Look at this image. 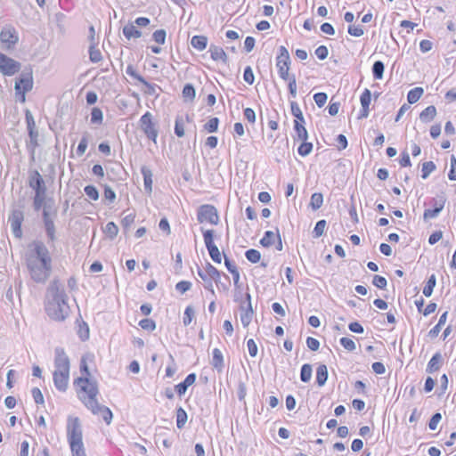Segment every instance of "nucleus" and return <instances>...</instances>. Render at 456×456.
Wrapping results in <instances>:
<instances>
[{
  "instance_id": "nucleus-56",
  "label": "nucleus",
  "mask_w": 456,
  "mask_h": 456,
  "mask_svg": "<svg viewBox=\"0 0 456 456\" xmlns=\"http://www.w3.org/2000/svg\"><path fill=\"white\" fill-rule=\"evenodd\" d=\"M442 419V415L441 413L439 412H436L435 413L430 420H429V423H428V428L431 429V430H436L437 428V426L439 424V422L441 421Z\"/></svg>"
},
{
  "instance_id": "nucleus-12",
  "label": "nucleus",
  "mask_w": 456,
  "mask_h": 456,
  "mask_svg": "<svg viewBox=\"0 0 456 456\" xmlns=\"http://www.w3.org/2000/svg\"><path fill=\"white\" fill-rule=\"evenodd\" d=\"M19 37L13 27H4L0 32V42L6 49H11L18 43Z\"/></svg>"
},
{
  "instance_id": "nucleus-24",
  "label": "nucleus",
  "mask_w": 456,
  "mask_h": 456,
  "mask_svg": "<svg viewBox=\"0 0 456 456\" xmlns=\"http://www.w3.org/2000/svg\"><path fill=\"white\" fill-rule=\"evenodd\" d=\"M328 379V369L325 364H321L318 366L316 370V382L319 387H322L325 385Z\"/></svg>"
},
{
  "instance_id": "nucleus-39",
  "label": "nucleus",
  "mask_w": 456,
  "mask_h": 456,
  "mask_svg": "<svg viewBox=\"0 0 456 456\" xmlns=\"http://www.w3.org/2000/svg\"><path fill=\"white\" fill-rule=\"evenodd\" d=\"M312 366L308 363H305L301 368L300 379L303 382H308L312 378Z\"/></svg>"
},
{
  "instance_id": "nucleus-53",
  "label": "nucleus",
  "mask_w": 456,
  "mask_h": 456,
  "mask_svg": "<svg viewBox=\"0 0 456 456\" xmlns=\"http://www.w3.org/2000/svg\"><path fill=\"white\" fill-rule=\"evenodd\" d=\"M448 178L451 181H456V158L454 155H452L450 159V171Z\"/></svg>"
},
{
  "instance_id": "nucleus-2",
  "label": "nucleus",
  "mask_w": 456,
  "mask_h": 456,
  "mask_svg": "<svg viewBox=\"0 0 456 456\" xmlns=\"http://www.w3.org/2000/svg\"><path fill=\"white\" fill-rule=\"evenodd\" d=\"M45 308L47 315L57 322L64 321L69 314L70 308L64 286L56 279L47 288Z\"/></svg>"
},
{
  "instance_id": "nucleus-22",
  "label": "nucleus",
  "mask_w": 456,
  "mask_h": 456,
  "mask_svg": "<svg viewBox=\"0 0 456 456\" xmlns=\"http://www.w3.org/2000/svg\"><path fill=\"white\" fill-rule=\"evenodd\" d=\"M436 116V109L435 106L430 105L428 106L425 110H423L419 114V119L423 123H428L432 121Z\"/></svg>"
},
{
  "instance_id": "nucleus-38",
  "label": "nucleus",
  "mask_w": 456,
  "mask_h": 456,
  "mask_svg": "<svg viewBox=\"0 0 456 456\" xmlns=\"http://www.w3.org/2000/svg\"><path fill=\"white\" fill-rule=\"evenodd\" d=\"M187 421V413L182 408H178L176 411V426L178 428H183Z\"/></svg>"
},
{
  "instance_id": "nucleus-34",
  "label": "nucleus",
  "mask_w": 456,
  "mask_h": 456,
  "mask_svg": "<svg viewBox=\"0 0 456 456\" xmlns=\"http://www.w3.org/2000/svg\"><path fill=\"white\" fill-rule=\"evenodd\" d=\"M385 65L381 61H377L373 63L372 73L376 79H381L384 75Z\"/></svg>"
},
{
  "instance_id": "nucleus-9",
  "label": "nucleus",
  "mask_w": 456,
  "mask_h": 456,
  "mask_svg": "<svg viewBox=\"0 0 456 456\" xmlns=\"http://www.w3.org/2000/svg\"><path fill=\"white\" fill-rule=\"evenodd\" d=\"M201 232L203 233L206 248L209 253L211 259L215 263L220 264L222 262V254L219 248L214 243V231L205 230L204 228H201Z\"/></svg>"
},
{
  "instance_id": "nucleus-45",
  "label": "nucleus",
  "mask_w": 456,
  "mask_h": 456,
  "mask_svg": "<svg viewBox=\"0 0 456 456\" xmlns=\"http://www.w3.org/2000/svg\"><path fill=\"white\" fill-rule=\"evenodd\" d=\"M313 150V144L306 141H302V143L297 149L298 154L302 157H305L311 153Z\"/></svg>"
},
{
  "instance_id": "nucleus-61",
  "label": "nucleus",
  "mask_w": 456,
  "mask_h": 456,
  "mask_svg": "<svg viewBox=\"0 0 456 456\" xmlns=\"http://www.w3.org/2000/svg\"><path fill=\"white\" fill-rule=\"evenodd\" d=\"M31 393L36 403L43 404L45 403L44 395L38 387H34Z\"/></svg>"
},
{
  "instance_id": "nucleus-11",
  "label": "nucleus",
  "mask_w": 456,
  "mask_h": 456,
  "mask_svg": "<svg viewBox=\"0 0 456 456\" xmlns=\"http://www.w3.org/2000/svg\"><path fill=\"white\" fill-rule=\"evenodd\" d=\"M20 63L0 52V72L4 76H12L20 69Z\"/></svg>"
},
{
  "instance_id": "nucleus-32",
  "label": "nucleus",
  "mask_w": 456,
  "mask_h": 456,
  "mask_svg": "<svg viewBox=\"0 0 456 456\" xmlns=\"http://www.w3.org/2000/svg\"><path fill=\"white\" fill-rule=\"evenodd\" d=\"M97 45H90L89 46V59L92 62L97 63L102 60V53L96 48Z\"/></svg>"
},
{
  "instance_id": "nucleus-51",
  "label": "nucleus",
  "mask_w": 456,
  "mask_h": 456,
  "mask_svg": "<svg viewBox=\"0 0 456 456\" xmlns=\"http://www.w3.org/2000/svg\"><path fill=\"white\" fill-rule=\"evenodd\" d=\"M371 101V93L369 89H365L360 97L362 107L369 108Z\"/></svg>"
},
{
  "instance_id": "nucleus-3",
  "label": "nucleus",
  "mask_w": 456,
  "mask_h": 456,
  "mask_svg": "<svg viewBox=\"0 0 456 456\" xmlns=\"http://www.w3.org/2000/svg\"><path fill=\"white\" fill-rule=\"evenodd\" d=\"M75 384L80 387L78 393L79 398L83 401L86 407L94 414L100 415L107 425L111 423L113 414L106 406L101 405L97 401L98 386L94 379L87 378H77Z\"/></svg>"
},
{
  "instance_id": "nucleus-40",
  "label": "nucleus",
  "mask_w": 456,
  "mask_h": 456,
  "mask_svg": "<svg viewBox=\"0 0 456 456\" xmlns=\"http://www.w3.org/2000/svg\"><path fill=\"white\" fill-rule=\"evenodd\" d=\"M291 113L296 118L295 120H298L300 123H305V118L303 113L296 102H290Z\"/></svg>"
},
{
  "instance_id": "nucleus-31",
  "label": "nucleus",
  "mask_w": 456,
  "mask_h": 456,
  "mask_svg": "<svg viewBox=\"0 0 456 456\" xmlns=\"http://www.w3.org/2000/svg\"><path fill=\"white\" fill-rule=\"evenodd\" d=\"M45 229L48 237L49 241H54L56 240L55 235V225L53 220H47L44 223Z\"/></svg>"
},
{
  "instance_id": "nucleus-64",
  "label": "nucleus",
  "mask_w": 456,
  "mask_h": 456,
  "mask_svg": "<svg viewBox=\"0 0 456 456\" xmlns=\"http://www.w3.org/2000/svg\"><path fill=\"white\" fill-rule=\"evenodd\" d=\"M372 283L379 289H385L387 284L386 278L379 275H375L373 277Z\"/></svg>"
},
{
  "instance_id": "nucleus-44",
  "label": "nucleus",
  "mask_w": 456,
  "mask_h": 456,
  "mask_svg": "<svg viewBox=\"0 0 456 456\" xmlns=\"http://www.w3.org/2000/svg\"><path fill=\"white\" fill-rule=\"evenodd\" d=\"M245 256L247 259L253 264L259 262L261 258L260 252L254 248L247 250Z\"/></svg>"
},
{
  "instance_id": "nucleus-23",
  "label": "nucleus",
  "mask_w": 456,
  "mask_h": 456,
  "mask_svg": "<svg viewBox=\"0 0 456 456\" xmlns=\"http://www.w3.org/2000/svg\"><path fill=\"white\" fill-rule=\"evenodd\" d=\"M212 366L216 369L219 372L224 368V357L222 352L218 348L213 350V358L211 362Z\"/></svg>"
},
{
  "instance_id": "nucleus-4",
  "label": "nucleus",
  "mask_w": 456,
  "mask_h": 456,
  "mask_svg": "<svg viewBox=\"0 0 456 456\" xmlns=\"http://www.w3.org/2000/svg\"><path fill=\"white\" fill-rule=\"evenodd\" d=\"M54 370L53 382L55 387L65 392L68 388L69 380L70 361L62 347H56L54 350Z\"/></svg>"
},
{
  "instance_id": "nucleus-20",
  "label": "nucleus",
  "mask_w": 456,
  "mask_h": 456,
  "mask_svg": "<svg viewBox=\"0 0 456 456\" xmlns=\"http://www.w3.org/2000/svg\"><path fill=\"white\" fill-rule=\"evenodd\" d=\"M141 173L143 176L144 189L147 192L151 193L152 191V172L149 167L143 166L141 168Z\"/></svg>"
},
{
  "instance_id": "nucleus-35",
  "label": "nucleus",
  "mask_w": 456,
  "mask_h": 456,
  "mask_svg": "<svg viewBox=\"0 0 456 456\" xmlns=\"http://www.w3.org/2000/svg\"><path fill=\"white\" fill-rule=\"evenodd\" d=\"M323 203V196L320 192H315L312 194L311 200H310V207L314 210L319 209Z\"/></svg>"
},
{
  "instance_id": "nucleus-60",
  "label": "nucleus",
  "mask_w": 456,
  "mask_h": 456,
  "mask_svg": "<svg viewBox=\"0 0 456 456\" xmlns=\"http://www.w3.org/2000/svg\"><path fill=\"white\" fill-rule=\"evenodd\" d=\"M243 78L248 85H252L255 81V76L251 67L248 66L244 69Z\"/></svg>"
},
{
  "instance_id": "nucleus-28",
  "label": "nucleus",
  "mask_w": 456,
  "mask_h": 456,
  "mask_svg": "<svg viewBox=\"0 0 456 456\" xmlns=\"http://www.w3.org/2000/svg\"><path fill=\"white\" fill-rule=\"evenodd\" d=\"M191 45L199 50L203 51L208 45V37L205 36H194L191 40Z\"/></svg>"
},
{
  "instance_id": "nucleus-1",
  "label": "nucleus",
  "mask_w": 456,
  "mask_h": 456,
  "mask_svg": "<svg viewBox=\"0 0 456 456\" xmlns=\"http://www.w3.org/2000/svg\"><path fill=\"white\" fill-rule=\"evenodd\" d=\"M29 252L26 256V265L30 278L37 283H45L51 276L53 265L50 252L45 244L39 240L28 245Z\"/></svg>"
},
{
  "instance_id": "nucleus-25",
  "label": "nucleus",
  "mask_w": 456,
  "mask_h": 456,
  "mask_svg": "<svg viewBox=\"0 0 456 456\" xmlns=\"http://www.w3.org/2000/svg\"><path fill=\"white\" fill-rule=\"evenodd\" d=\"M279 234V230H277V232H273L272 231L265 232L264 237L260 240L261 245L266 248L271 247L274 244L275 240H277Z\"/></svg>"
},
{
  "instance_id": "nucleus-18",
  "label": "nucleus",
  "mask_w": 456,
  "mask_h": 456,
  "mask_svg": "<svg viewBox=\"0 0 456 456\" xmlns=\"http://www.w3.org/2000/svg\"><path fill=\"white\" fill-rule=\"evenodd\" d=\"M445 204V199L444 197L439 198V207H436L433 209H426L423 214V219L425 221L432 218H436L444 209Z\"/></svg>"
},
{
  "instance_id": "nucleus-5",
  "label": "nucleus",
  "mask_w": 456,
  "mask_h": 456,
  "mask_svg": "<svg viewBox=\"0 0 456 456\" xmlns=\"http://www.w3.org/2000/svg\"><path fill=\"white\" fill-rule=\"evenodd\" d=\"M67 437L70 448L84 446L83 434L80 420L77 417L68 418L67 423Z\"/></svg>"
},
{
  "instance_id": "nucleus-30",
  "label": "nucleus",
  "mask_w": 456,
  "mask_h": 456,
  "mask_svg": "<svg viewBox=\"0 0 456 456\" xmlns=\"http://www.w3.org/2000/svg\"><path fill=\"white\" fill-rule=\"evenodd\" d=\"M45 198H46V192H37L35 193L34 200H33V206L35 210L38 211L42 208H45V205H47L45 203Z\"/></svg>"
},
{
  "instance_id": "nucleus-42",
  "label": "nucleus",
  "mask_w": 456,
  "mask_h": 456,
  "mask_svg": "<svg viewBox=\"0 0 456 456\" xmlns=\"http://www.w3.org/2000/svg\"><path fill=\"white\" fill-rule=\"evenodd\" d=\"M103 120V113L101 109L94 107L91 112V122L93 124H102Z\"/></svg>"
},
{
  "instance_id": "nucleus-47",
  "label": "nucleus",
  "mask_w": 456,
  "mask_h": 456,
  "mask_svg": "<svg viewBox=\"0 0 456 456\" xmlns=\"http://www.w3.org/2000/svg\"><path fill=\"white\" fill-rule=\"evenodd\" d=\"M140 83H142L145 86L144 93L146 94L158 96L157 89H159V87L157 85L151 84L147 82L144 78L143 81H141Z\"/></svg>"
},
{
  "instance_id": "nucleus-36",
  "label": "nucleus",
  "mask_w": 456,
  "mask_h": 456,
  "mask_svg": "<svg viewBox=\"0 0 456 456\" xmlns=\"http://www.w3.org/2000/svg\"><path fill=\"white\" fill-rule=\"evenodd\" d=\"M196 92L192 85L186 84L183 89V97L184 101L191 102L195 98Z\"/></svg>"
},
{
  "instance_id": "nucleus-17",
  "label": "nucleus",
  "mask_w": 456,
  "mask_h": 456,
  "mask_svg": "<svg viewBox=\"0 0 456 456\" xmlns=\"http://www.w3.org/2000/svg\"><path fill=\"white\" fill-rule=\"evenodd\" d=\"M195 381H196V374L191 373L185 378V379L183 382H181L175 386V391L177 392V394L179 395H183L186 393L187 388L190 386H191L192 384H194Z\"/></svg>"
},
{
  "instance_id": "nucleus-54",
  "label": "nucleus",
  "mask_w": 456,
  "mask_h": 456,
  "mask_svg": "<svg viewBox=\"0 0 456 456\" xmlns=\"http://www.w3.org/2000/svg\"><path fill=\"white\" fill-rule=\"evenodd\" d=\"M340 344L342 346L346 349L347 351H354L356 348V345L354 340H352L349 338H340Z\"/></svg>"
},
{
  "instance_id": "nucleus-59",
  "label": "nucleus",
  "mask_w": 456,
  "mask_h": 456,
  "mask_svg": "<svg viewBox=\"0 0 456 456\" xmlns=\"http://www.w3.org/2000/svg\"><path fill=\"white\" fill-rule=\"evenodd\" d=\"M191 288V283L187 281H181L176 283L175 289L177 291H179L181 294L185 293Z\"/></svg>"
},
{
  "instance_id": "nucleus-49",
  "label": "nucleus",
  "mask_w": 456,
  "mask_h": 456,
  "mask_svg": "<svg viewBox=\"0 0 456 456\" xmlns=\"http://www.w3.org/2000/svg\"><path fill=\"white\" fill-rule=\"evenodd\" d=\"M166 37H167V32L165 29H162V28L156 30L152 35L153 40L159 45L165 44Z\"/></svg>"
},
{
  "instance_id": "nucleus-43",
  "label": "nucleus",
  "mask_w": 456,
  "mask_h": 456,
  "mask_svg": "<svg viewBox=\"0 0 456 456\" xmlns=\"http://www.w3.org/2000/svg\"><path fill=\"white\" fill-rule=\"evenodd\" d=\"M194 314H195V312H194V309L192 308V306L188 305L185 308L183 318V323L184 326H188L191 324V322H192V319L194 318Z\"/></svg>"
},
{
  "instance_id": "nucleus-46",
  "label": "nucleus",
  "mask_w": 456,
  "mask_h": 456,
  "mask_svg": "<svg viewBox=\"0 0 456 456\" xmlns=\"http://www.w3.org/2000/svg\"><path fill=\"white\" fill-rule=\"evenodd\" d=\"M326 224L327 223L325 220H320L316 223L313 232L314 238H320L321 236L323 235Z\"/></svg>"
},
{
  "instance_id": "nucleus-7",
  "label": "nucleus",
  "mask_w": 456,
  "mask_h": 456,
  "mask_svg": "<svg viewBox=\"0 0 456 456\" xmlns=\"http://www.w3.org/2000/svg\"><path fill=\"white\" fill-rule=\"evenodd\" d=\"M290 56L285 46H280L279 54L276 58V67L281 79L287 81L289 78V70L290 68Z\"/></svg>"
},
{
  "instance_id": "nucleus-14",
  "label": "nucleus",
  "mask_w": 456,
  "mask_h": 456,
  "mask_svg": "<svg viewBox=\"0 0 456 456\" xmlns=\"http://www.w3.org/2000/svg\"><path fill=\"white\" fill-rule=\"evenodd\" d=\"M24 219V215L21 210L15 209L12 211L9 217V223L11 225L12 232L16 238H21V224Z\"/></svg>"
},
{
  "instance_id": "nucleus-41",
  "label": "nucleus",
  "mask_w": 456,
  "mask_h": 456,
  "mask_svg": "<svg viewBox=\"0 0 456 456\" xmlns=\"http://www.w3.org/2000/svg\"><path fill=\"white\" fill-rule=\"evenodd\" d=\"M105 234L111 240H113L118 232V228L113 222H109L104 229Z\"/></svg>"
},
{
  "instance_id": "nucleus-62",
  "label": "nucleus",
  "mask_w": 456,
  "mask_h": 456,
  "mask_svg": "<svg viewBox=\"0 0 456 456\" xmlns=\"http://www.w3.org/2000/svg\"><path fill=\"white\" fill-rule=\"evenodd\" d=\"M175 133L178 137H183L184 135L183 123L181 118H177L175 119Z\"/></svg>"
},
{
  "instance_id": "nucleus-21",
  "label": "nucleus",
  "mask_w": 456,
  "mask_h": 456,
  "mask_svg": "<svg viewBox=\"0 0 456 456\" xmlns=\"http://www.w3.org/2000/svg\"><path fill=\"white\" fill-rule=\"evenodd\" d=\"M209 53L214 61H222L223 62H226L227 55L222 47L211 45L209 47Z\"/></svg>"
},
{
  "instance_id": "nucleus-26",
  "label": "nucleus",
  "mask_w": 456,
  "mask_h": 456,
  "mask_svg": "<svg viewBox=\"0 0 456 456\" xmlns=\"http://www.w3.org/2000/svg\"><path fill=\"white\" fill-rule=\"evenodd\" d=\"M304 124L305 123H300L298 120L294 121V129L296 132L295 138L301 141H306L308 139V133Z\"/></svg>"
},
{
  "instance_id": "nucleus-13",
  "label": "nucleus",
  "mask_w": 456,
  "mask_h": 456,
  "mask_svg": "<svg viewBox=\"0 0 456 456\" xmlns=\"http://www.w3.org/2000/svg\"><path fill=\"white\" fill-rule=\"evenodd\" d=\"M240 309L241 312L240 313V322H241L242 325L245 328H247L249 325V323L251 322L253 314H254L252 305H251V296L249 293L246 294V301L241 302V304L240 305Z\"/></svg>"
},
{
  "instance_id": "nucleus-57",
  "label": "nucleus",
  "mask_w": 456,
  "mask_h": 456,
  "mask_svg": "<svg viewBox=\"0 0 456 456\" xmlns=\"http://www.w3.org/2000/svg\"><path fill=\"white\" fill-rule=\"evenodd\" d=\"M88 141L86 136L82 137L80 140L78 146L77 148V155L81 157L85 154L86 149H87Z\"/></svg>"
},
{
  "instance_id": "nucleus-29",
  "label": "nucleus",
  "mask_w": 456,
  "mask_h": 456,
  "mask_svg": "<svg viewBox=\"0 0 456 456\" xmlns=\"http://www.w3.org/2000/svg\"><path fill=\"white\" fill-rule=\"evenodd\" d=\"M424 90L422 87H415L409 91L407 100L410 104L417 102L422 96Z\"/></svg>"
},
{
  "instance_id": "nucleus-50",
  "label": "nucleus",
  "mask_w": 456,
  "mask_h": 456,
  "mask_svg": "<svg viewBox=\"0 0 456 456\" xmlns=\"http://www.w3.org/2000/svg\"><path fill=\"white\" fill-rule=\"evenodd\" d=\"M139 325L142 330L152 331L156 329V322L151 319H142L139 322Z\"/></svg>"
},
{
  "instance_id": "nucleus-16",
  "label": "nucleus",
  "mask_w": 456,
  "mask_h": 456,
  "mask_svg": "<svg viewBox=\"0 0 456 456\" xmlns=\"http://www.w3.org/2000/svg\"><path fill=\"white\" fill-rule=\"evenodd\" d=\"M28 185L35 191V193L46 192L45 181L37 170H34L30 173L28 177Z\"/></svg>"
},
{
  "instance_id": "nucleus-63",
  "label": "nucleus",
  "mask_w": 456,
  "mask_h": 456,
  "mask_svg": "<svg viewBox=\"0 0 456 456\" xmlns=\"http://www.w3.org/2000/svg\"><path fill=\"white\" fill-rule=\"evenodd\" d=\"M315 55L320 60H325L329 55V50L325 45H321L315 49Z\"/></svg>"
},
{
  "instance_id": "nucleus-19",
  "label": "nucleus",
  "mask_w": 456,
  "mask_h": 456,
  "mask_svg": "<svg viewBox=\"0 0 456 456\" xmlns=\"http://www.w3.org/2000/svg\"><path fill=\"white\" fill-rule=\"evenodd\" d=\"M443 363V356L440 353H436L432 358L430 359L428 367H427V372L433 373L436 370H438Z\"/></svg>"
},
{
  "instance_id": "nucleus-8",
  "label": "nucleus",
  "mask_w": 456,
  "mask_h": 456,
  "mask_svg": "<svg viewBox=\"0 0 456 456\" xmlns=\"http://www.w3.org/2000/svg\"><path fill=\"white\" fill-rule=\"evenodd\" d=\"M197 220L199 223H209L210 224L216 225L219 223V216L217 209L209 204L201 205L198 208Z\"/></svg>"
},
{
  "instance_id": "nucleus-6",
  "label": "nucleus",
  "mask_w": 456,
  "mask_h": 456,
  "mask_svg": "<svg viewBox=\"0 0 456 456\" xmlns=\"http://www.w3.org/2000/svg\"><path fill=\"white\" fill-rule=\"evenodd\" d=\"M198 275L204 281V288L215 296L213 281L216 283L219 282L221 277L220 272L210 263H207L204 269L198 268Z\"/></svg>"
},
{
  "instance_id": "nucleus-10",
  "label": "nucleus",
  "mask_w": 456,
  "mask_h": 456,
  "mask_svg": "<svg viewBox=\"0 0 456 456\" xmlns=\"http://www.w3.org/2000/svg\"><path fill=\"white\" fill-rule=\"evenodd\" d=\"M152 114L147 111L143 114L140 118V127L145 134V135L156 142L158 137V129L156 127V124L152 121Z\"/></svg>"
},
{
  "instance_id": "nucleus-33",
  "label": "nucleus",
  "mask_w": 456,
  "mask_h": 456,
  "mask_svg": "<svg viewBox=\"0 0 456 456\" xmlns=\"http://www.w3.org/2000/svg\"><path fill=\"white\" fill-rule=\"evenodd\" d=\"M436 275L432 274L428 278V281H427V283H426V285H425V287L423 289V294L426 297H430L432 295V293H433V290H434V288L436 287Z\"/></svg>"
},
{
  "instance_id": "nucleus-58",
  "label": "nucleus",
  "mask_w": 456,
  "mask_h": 456,
  "mask_svg": "<svg viewBox=\"0 0 456 456\" xmlns=\"http://www.w3.org/2000/svg\"><path fill=\"white\" fill-rule=\"evenodd\" d=\"M314 99L317 106L322 108L326 103L328 95L325 93H317L314 95Z\"/></svg>"
},
{
  "instance_id": "nucleus-52",
  "label": "nucleus",
  "mask_w": 456,
  "mask_h": 456,
  "mask_svg": "<svg viewBox=\"0 0 456 456\" xmlns=\"http://www.w3.org/2000/svg\"><path fill=\"white\" fill-rule=\"evenodd\" d=\"M85 193L88 198L93 200H97L99 199V192L95 186L94 185H86L85 187Z\"/></svg>"
},
{
  "instance_id": "nucleus-37",
  "label": "nucleus",
  "mask_w": 456,
  "mask_h": 456,
  "mask_svg": "<svg viewBox=\"0 0 456 456\" xmlns=\"http://www.w3.org/2000/svg\"><path fill=\"white\" fill-rule=\"evenodd\" d=\"M436 168V164L433 161H427L422 164L421 177L427 179L430 174Z\"/></svg>"
},
{
  "instance_id": "nucleus-48",
  "label": "nucleus",
  "mask_w": 456,
  "mask_h": 456,
  "mask_svg": "<svg viewBox=\"0 0 456 456\" xmlns=\"http://www.w3.org/2000/svg\"><path fill=\"white\" fill-rule=\"evenodd\" d=\"M219 119L217 118H211L205 125L204 128L208 133H214L217 130Z\"/></svg>"
},
{
  "instance_id": "nucleus-55",
  "label": "nucleus",
  "mask_w": 456,
  "mask_h": 456,
  "mask_svg": "<svg viewBox=\"0 0 456 456\" xmlns=\"http://www.w3.org/2000/svg\"><path fill=\"white\" fill-rule=\"evenodd\" d=\"M29 135V142L28 144L32 146V152H34L35 148L38 145L37 138L38 132L36 129H30L28 132Z\"/></svg>"
},
{
  "instance_id": "nucleus-27",
  "label": "nucleus",
  "mask_w": 456,
  "mask_h": 456,
  "mask_svg": "<svg viewBox=\"0 0 456 456\" xmlns=\"http://www.w3.org/2000/svg\"><path fill=\"white\" fill-rule=\"evenodd\" d=\"M124 36L129 40L131 38H139L142 37V32L137 29L133 24H127L123 28Z\"/></svg>"
},
{
  "instance_id": "nucleus-15",
  "label": "nucleus",
  "mask_w": 456,
  "mask_h": 456,
  "mask_svg": "<svg viewBox=\"0 0 456 456\" xmlns=\"http://www.w3.org/2000/svg\"><path fill=\"white\" fill-rule=\"evenodd\" d=\"M33 87V79L31 73H21L19 79L15 82L14 88L17 93H22L24 95L27 92L30 91Z\"/></svg>"
}]
</instances>
